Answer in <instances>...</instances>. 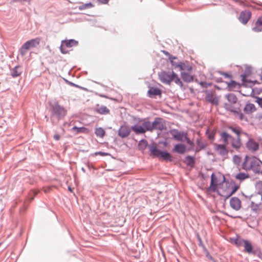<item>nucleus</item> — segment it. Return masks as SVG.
Instances as JSON below:
<instances>
[{
    "label": "nucleus",
    "instance_id": "2",
    "mask_svg": "<svg viewBox=\"0 0 262 262\" xmlns=\"http://www.w3.org/2000/svg\"><path fill=\"white\" fill-rule=\"evenodd\" d=\"M242 167L246 171L252 170L255 173L262 174V162L254 156H246Z\"/></svg>",
    "mask_w": 262,
    "mask_h": 262
},
{
    "label": "nucleus",
    "instance_id": "30",
    "mask_svg": "<svg viewBox=\"0 0 262 262\" xmlns=\"http://www.w3.org/2000/svg\"><path fill=\"white\" fill-rule=\"evenodd\" d=\"M180 67V71H190L192 70V67L190 66L187 62H182Z\"/></svg>",
    "mask_w": 262,
    "mask_h": 262
},
{
    "label": "nucleus",
    "instance_id": "18",
    "mask_svg": "<svg viewBox=\"0 0 262 262\" xmlns=\"http://www.w3.org/2000/svg\"><path fill=\"white\" fill-rule=\"evenodd\" d=\"M227 88L230 91H237L241 88V84L234 81H231L227 83Z\"/></svg>",
    "mask_w": 262,
    "mask_h": 262
},
{
    "label": "nucleus",
    "instance_id": "16",
    "mask_svg": "<svg viewBox=\"0 0 262 262\" xmlns=\"http://www.w3.org/2000/svg\"><path fill=\"white\" fill-rule=\"evenodd\" d=\"M230 205L235 210H238L242 206L241 200L236 197H233L230 199Z\"/></svg>",
    "mask_w": 262,
    "mask_h": 262
},
{
    "label": "nucleus",
    "instance_id": "6",
    "mask_svg": "<svg viewBox=\"0 0 262 262\" xmlns=\"http://www.w3.org/2000/svg\"><path fill=\"white\" fill-rule=\"evenodd\" d=\"M40 42V38L36 37L26 41L19 49V53L21 56H25L28 50L31 48L37 47Z\"/></svg>",
    "mask_w": 262,
    "mask_h": 262
},
{
    "label": "nucleus",
    "instance_id": "51",
    "mask_svg": "<svg viewBox=\"0 0 262 262\" xmlns=\"http://www.w3.org/2000/svg\"><path fill=\"white\" fill-rule=\"evenodd\" d=\"M213 102H214V104L215 103L216 104H217V103H216V102H215V99H214Z\"/></svg>",
    "mask_w": 262,
    "mask_h": 262
},
{
    "label": "nucleus",
    "instance_id": "37",
    "mask_svg": "<svg viewBox=\"0 0 262 262\" xmlns=\"http://www.w3.org/2000/svg\"><path fill=\"white\" fill-rule=\"evenodd\" d=\"M64 42L67 47H71L77 43V41L73 39L68 41H65Z\"/></svg>",
    "mask_w": 262,
    "mask_h": 262
},
{
    "label": "nucleus",
    "instance_id": "17",
    "mask_svg": "<svg viewBox=\"0 0 262 262\" xmlns=\"http://www.w3.org/2000/svg\"><path fill=\"white\" fill-rule=\"evenodd\" d=\"M130 130L129 127L124 125L121 126L120 128L118 134L119 136L122 138H125L127 137L130 134Z\"/></svg>",
    "mask_w": 262,
    "mask_h": 262
},
{
    "label": "nucleus",
    "instance_id": "28",
    "mask_svg": "<svg viewBox=\"0 0 262 262\" xmlns=\"http://www.w3.org/2000/svg\"><path fill=\"white\" fill-rule=\"evenodd\" d=\"M249 178V174L245 172H239L235 176V178L241 181H244Z\"/></svg>",
    "mask_w": 262,
    "mask_h": 262
},
{
    "label": "nucleus",
    "instance_id": "24",
    "mask_svg": "<svg viewBox=\"0 0 262 262\" xmlns=\"http://www.w3.org/2000/svg\"><path fill=\"white\" fill-rule=\"evenodd\" d=\"M244 239L239 237H236L235 238H230V242L237 247L243 246Z\"/></svg>",
    "mask_w": 262,
    "mask_h": 262
},
{
    "label": "nucleus",
    "instance_id": "32",
    "mask_svg": "<svg viewBox=\"0 0 262 262\" xmlns=\"http://www.w3.org/2000/svg\"><path fill=\"white\" fill-rule=\"evenodd\" d=\"M95 134L97 137L103 138L105 135V132L102 128L99 127L96 128Z\"/></svg>",
    "mask_w": 262,
    "mask_h": 262
},
{
    "label": "nucleus",
    "instance_id": "39",
    "mask_svg": "<svg viewBox=\"0 0 262 262\" xmlns=\"http://www.w3.org/2000/svg\"><path fill=\"white\" fill-rule=\"evenodd\" d=\"M233 161L235 164L238 165L241 161V158L238 156L235 155L233 157Z\"/></svg>",
    "mask_w": 262,
    "mask_h": 262
},
{
    "label": "nucleus",
    "instance_id": "34",
    "mask_svg": "<svg viewBox=\"0 0 262 262\" xmlns=\"http://www.w3.org/2000/svg\"><path fill=\"white\" fill-rule=\"evenodd\" d=\"M185 162L187 165L192 166L194 164V159L191 156H187L185 158Z\"/></svg>",
    "mask_w": 262,
    "mask_h": 262
},
{
    "label": "nucleus",
    "instance_id": "8",
    "mask_svg": "<svg viewBox=\"0 0 262 262\" xmlns=\"http://www.w3.org/2000/svg\"><path fill=\"white\" fill-rule=\"evenodd\" d=\"M170 134L177 141L182 142L186 141L187 144L190 145L192 144V142L187 137V134L184 132L172 129L170 131Z\"/></svg>",
    "mask_w": 262,
    "mask_h": 262
},
{
    "label": "nucleus",
    "instance_id": "4",
    "mask_svg": "<svg viewBox=\"0 0 262 262\" xmlns=\"http://www.w3.org/2000/svg\"><path fill=\"white\" fill-rule=\"evenodd\" d=\"M225 143L214 144V161H224L228 157V150Z\"/></svg>",
    "mask_w": 262,
    "mask_h": 262
},
{
    "label": "nucleus",
    "instance_id": "48",
    "mask_svg": "<svg viewBox=\"0 0 262 262\" xmlns=\"http://www.w3.org/2000/svg\"><path fill=\"white\" fill-rule=\"evenodd\" d=\"M85 9L86 8H85V6L84 4L79 7V9L80 10Z\"/></svg>",
    "mask_w": 262,
    "mask_h": 262
},
{
    "label": "nucleus",
    "instance_id": "9",
    "mask_svg": "<svg viewBox=\"0 0 262 262\" xmlns=\"http://www.w3.org/2000/svg\"><path fill=\"white\" fill-rule=\"evenodd\" d=\"M67 114V110L58 103L52 106V115L58 119L63 118Z\"/></svg>",
    "mask_w": 262,
    "mask_h": 262
},
{
    "label": "nucleus",
    "instance_id": "47",
    "mask_svg": "<svg viewBox=\"0 0 262 262\" xmlns=\"http://www.w3.org/2000/svg\"><path fill=\"white\" fill-rule=\"evenodd\" d=\"M99 1L102 4H107L109 0H99Z\"/></svg>",
    "mask_w": 262,
    "mask_h": 262
},
{
    "label": "nucleus",
    "instance_id": "23",
    "mask_svg": "<svg viewBox=\"0 0 262 262\" xmlns=\"http://www.w3.org/2000/svg\"><path fill=\"white\" fill-rule=\"evenodd\" d=\"M244 112L248 114H251L256 111V108L253 104H247L245 106Z\"/></svg>",
    "mask_w": 262,
    "mask_h": 262
},
{
    "label": "nucleus",
    "instance_id": "46",
    "mask_svg": "<svg viewBox=\"0 0 262 262\" xmlns=\"http://www.w3.org/2000/svg\"><path fill=\"white\" fill-rule=\"evenodd\" d=\"M201 85L204 87H207V85H211L210 83L207 84V83L201 82Z\"/></svg>",
    "mask_w": 262,
    "mask_h": 262
},
{
    "label": "nucleus",
    "instance_id": "42",
    "mask_svg": "<svg viewBox=\"0 0 262 262\" xmlns=\"http://www.w3.org/2000/svg\"><path fill=\"white\" fill-rule=\"evenodd\" d=\"M256 102L262 107V98H257Z\"/></svg>",
    "mask_w": 262,
    "mask_h": 262
},
{
    "label": "nucleus",
    "instance_id": "7",
    "mask_svg": "<svg viewBox=\"0 0 262 262\" xmlns=\"http://www.w3.org/2000/svg\"><path fill=\"white\" fill-rule=\"evenodd\" d=\"M149 150L152 156L154 157L162 159L165 161H172V157L169 153L167 151H161L155 145L151 146L149 148Z\"/></svg>",
    "mask_w": 262,
    "mask_h": 262
},
{
    "label": "nucleus",
    "instance_id": "36",
    "mask_svg": "<svg viewBox=\"0 0 262 262\" xmlns=\"http://www.w3.org/2000/svg\"><path fill=\"white\" fill-rule=\"evenodd\" d=\"M229 128L231 129L233 132L237 135V137H239L240 134L242 133L241 129L237 127H229Z\"/></svg>",
    "mask_w": 262,
    "mask_h": 262
},
{
    "label": "nucleus",
    "instance_id": "22",
    "mask_svg": "<svg viewBox=\"0 0 262 262\" xmlns=\"http://www.w3.org/2000/svg\"><path fill=\"white\" fill-rule=\"evenodd\" d=\"M186 146L182 144H178L174 146L173 150L179 154H184L186 151Z\"/></svg>",
    "mask_w": 262,
    "mask_h": 262
},
{
    "label": "nucleus",
    "instance_id": "44",
    "mask_svg": "<svg viewBox=\"0 0 262 262\" xmlns=\"http://www.w3.org/2000/svg\"><path fill=\"white\" fill-rule=\"evenodd\" d=\"M85 6V8L86 9H88V8H91L93 6V5L90 3H88V4H84Z\"/></svg>",
    "mask_w": 262,
    "mask_h": 262
},
{
    "label": "nucleus",
    "instance_id": "25",
    "mask_svg": "<svg viewBox=\"0 0 262 262\" xmlns=\"http://www.w3.org/2000/svg\"><path fill=\"white\" fill-rule=\"evenodd\" d=\"M72 130L75 132L76 134H78L79 133H89V129L84 127H78L77 126H74L72 128Z\"/></svg>",
    "mask_w": 262,
    "mask_h": 262
},
{
    "label": "nucleus",
    "instance_id": "3",
    "mask_svg": "<svg viewBox=\"0 0 262 262\" xmlns=\"http://www.w3.org/2000/svg\"><path fill=\"white\" fill-rule=\"evenodd\" d=\"M220 135L221 137L220 141L225 143V145H227L230 143L232 147L236 149L241 148L242 142L240 137H237L236 138H234L225 132H221Z\"/></svg>",
    "mask_w": 262,
    "mask_h": 262
},
{
    "label": "nucleus",
    "instance_id": "43",
    "mask_svg": "<svg viewBox=\"0 0 262 262\" xmlns=\"http://www.w3.org/2000/svg\"><path fill=\"white\" fill-rule=\"evenodd\" d=\"M206 99L211 103H213V98L212 96H210L209 94L206 96Z\"/></svg>",
    "mask_w": 262,
    "mask_h": 262
},
{
    "label": "nucleus",
    "instance_id": "21",
    "mask_svg": "<svg viewBox=\"0 0 262 262\" xmlns=\"http://www.w3.org/2000/svg\"><path fill=\"white\" fill-rule=\"evenodd\" d=\"M243 246L244 247L245 251L246 252H247L248 253H251L252 252L253 247L252 246L251 243L249 241H247V240H244V242H243Z\"/></svg>",
    "mask_w": 262,
    "mask_h": 262
},
{
    "label": "nucleus",
    "instance_id": "13",
    "mask_svg": "<svg viewBox=\"0 0 262 262\" xmlns=\"http://www.w3.org/2000/svg\"><path fill=\"white\" fill-rule=\"evenodd\" d=\"M160 80L164 83L170 84L171 82L172 73H168L165 71H162L159 74Z\"/></svg>",
    "mask_w": 262,
    "mask_h": 262
},
{
    "label": "nucleus",
    "instance_id": "26",
    "mask_svg": "<svg viewBox=\"0 0 262 262\" xmlns=\"http://www.w3.org/2000/svg\"><path fill=\"white\" fill-rule=\"evenodd\" d=\"M171 81H174L177 84L179 85L181 88L183 86V83L178 75L173 72H172Z\"/></svg>",
    "mask_w": 262,
    "mask_h": 262
},
{
    "label": "nucleus",
    "instance_id": "45",
    "mask_svg": "<svg viewBox=\"0 0 262 262\" xmlns=\"http://www.w3.org/2000/svg\"><path fill=\"white\" fill-rule=\"evenodd\" d=\"M54 139L56 141H58L60 140V137L59 135L56 134L54 136Z\"/></svg>",
    "mask_w": 262,
    "mask_h": 262
},
{
    "label": "nucleus",
    "instance_id": "20",
    "mask_svg": "<svg viewBox=\"0 0 262 262\" xmlns=\"http://www.w3.org/2000/svg\"><path fill=\"white\" fill-rule=\"evenodd\" d=\"M229 187L230 191H228L226 193H224V195L231 196L239 188V186L237 185L232 184L229 183Z\"/></svg>",
    "mask_w": 262,
    "mask_h": 262
},
{
    "label": "nucleus",
    "instance_id": "14",
    "mask_svg": "<svg viewBox=\"0 0 262 262\" xmlns=\"http://www.w3.org/2000/svg\"><path fill=\"white\" fill-rule=\"evenodd\" d=\"M246 145L247 149L253 152L259 149V143L252 138H249Z\"/></svg>",
    "mask_w": 262,
    "mask_h": 262
},
{
    "label": "nucleus",
    "instance_id": "10",
    "mask_svg": "<svg viewBox=\"0 0 262 262\" xmlns=\"http://www.w3.org/2000/svg\"><path fill=\"white\" fill-rule=\"evenodd\" d=\"M149 131H152L154 129L162 130L165 128V125L162 122V119L159 118H156L152 123L149 121Z\"/></svg>",
    "mask_w": 262,
    "mask_h": 262
},
{
    "label": "nucleus",
    "instance_id": "33",
    "mask_svg": "<svg viewBox=\"0 0 262 262\" xmlns=\"http://www.w3.org/2000/svg\"><path fill=\"white\" fill-rule=\"evenodd\" d=\"M97 112L100 114H108L110 112L109 110L106 106H101L97 110Z\"/></svg>",
    "mask_w": 262,
    "mask_h": 262
},
{
    "label": "nucleus",
    "instance_id": "40",
    "mask_svg": "<svg viewBox=\"0 0 262 262\" xmlns=\"http://www.w3.org/2000/svg\"><path fill=\"white\" fill-rule=\"evenodd\" d=\"M210 178L211 181L210 188H208V190H207V193L208 194H209L212 191V187L213 186V173L211 175Z\"/></svg>",
    "mask_w": 262,
    "mask_h": 262
},
{
    "label": "nucleus",
    "instance_id": "41",
    "mask_svg": "<svg viewBox=\"0 0 262 262\" xmlns=\"http://www.w3.org/2000/svg\"><path fill=\"white\" fill-rule=\"evenodd\" d=\"M93 155H94V156L100 155L101 156H105L108 155V154L106 153V152H104L98 151V152H95Z\"/></svg>",
    "mask_w": 262,
    "mask_h": 262
},
{
    "label": "nucleus",
    "instance_id": "15",
    "mask_svg": "<svg viewBox=\"0 0 262 262\" xmlns=\"http://www.w3.org/2000/svg\"><path fill=\"white\" fill-rule=\"evenodd\" d=\"M251 16V13L249 11H245L241 12L239 16V20L243 24H246Z\"/></svg>",
    "mask_w": 262,
    "mask_h": 262
},
{
    "label": "nucleus",
    "instance_id": "11",
    "mask_svg": "<svg viewBox=\"0 0 262 262\" xmlns=\"http://www.w3.org/2000/svg\"><path fill=\"white\" fill-rule=\"evenodd\" d=\"M215 191H216L217 192V193L219 195H220L225 198H229L230 196L224 195V193H226L229 191H230V190L229 189V183L226 182V183L222 184L219 187H217L215 188Z\"/></svg>",
    "mask_w": 262,
    "mask_h": 262
},
{
    "label": "nucleus",
    "instance_id": "19",
    "mask_svg": "<svg viewBox=\"0 0 262 262\" xmlns=\"http://www.w3.org/2000/svg\"><path fill=\"white\" fill-rule=\"evenodd\" d=\"M252 30L255 32H259L262 31V17L258 18L255 23L254 27L252 28Z\"/></svg>",
    "mask_w": 262,
    "mask_h": 262
},
{
    "label": "nucleus",
    "instance_id": "38",
    "mask_svg": "<svg viewBox=\"0 0 262 262\" xmlns=\"http://www.w3.org/2000/svg\"><path fill=\"white\" fill-rule=\"evenodd\" d=\"M17 69L18 68L17 67H15L13 70V71L12 72V76L13 77H17L18 76L20 75V73H21V72L20 71H18L17 70Z\"/></svg>",
    "mask_w": 262,
    "mask_h": 262
},
{
    "label": "nucleus",
    "instance_id": "29",
    "mask_svg": "<svg viewBox=\"0 0 262 262\" xmlns=\"http://www.w3.org/2000/svg\"><path fill=\"white\" fill-rule=\"evenodd\" d=\"M176 59V57H173L172 56H170L169 57V59L170 60V62L171 63L172 67L174 69L178 68L180 70V67H181V65L182 62H177L174 61V59Z\"/></svg>",
    "mask_w": 262,
    "mask_h": 262
},
{
    "label": "nucleus",
    "instance_id": "27",
    "mask_svg": "<svg viewBox=\"0 0 262 262\" xmlns=\"http://www.w3.org/2000/svg\"><path fill=\"white\" fill-rule=\"evenodd\" d=\"M181 75L183 80L185 82H190L193 80V77L190 74L185 72H182Z\"/></svg>",
    "mask_w": 262,
    "mask_h": 262
},
{
    "label": "nucleus",
    "instance_id": "31",
    "mask_svg": "<svg viewBox=\"0 0 262 262\" xmlns=\"http://www.w3.org/2000/svg\"><path fill=\"white\" fill-rule=\"evenodd\" d=\"M148 93L150 96H157L161 95V92L158 89L151 88L148 91Z\"/></svg>",
    "mask_w": 262,
    "mask_h": 262
},
{
    "label": "nucleus",
    "instance_id": "49",
    "mask_svg": "<svg viewBox=\"0 0 262 262\" xmlns=\"http://www.w3.org/2000/svg\"><path fill=\"white\" fill-rule=\"evenodd\" d=\"M226 77H230V76L228 75V74H224Z\"/></svg>",
    "mask_w": 262,
    "mask_h": 262
},
{
    "label": "nucleus",
    "instance_id": "52",
    "mask_svg": "<svg viewBox=\"0 0 262 262\" xmlns=\"http://www.w3.org/2000/svg\"><path fill=\"white\" fill-rule=\"evenodd\" d=\"M164 53H165V54H167V52H164Z\"/></svg>",
    "mask_w": 262,
    "mask_h": 262
},
{
    "label": "nucleus",
    "instance_id": "5",
    "mask_svg": "<svg viewBox=\"0 0 262 262\" xmlns=\"http://www.w3.org/2000/svg\"><path fill=\"white\" fill-rule=\"evenodd\" d=\"M131 128L136 134H144L147 130L149 131V121L146 119L140 120L137 124L132 126Z\"/></svg>",
    "mask_w": 262,
    "mask_h": 262
},
{
    "label": "nucleus",
    "instance_id": "12",
    "mask_svg": "<svg viewBox=\"0 0 262 262\" xmlns=\"http://www.w3.org/2000/svg\"><path fill=\"white\" fill-rule=\"evenodd\" d=\"M226 182L225 177L223 174L220 172L214 174V191H215L217 187Z\"/></svg>",
    "mask_w": 262,
    "mask_h": 262
},
{
    "label": "nucleus",
    "instance_id": "1",
    "mask_svg": "<svg viewBox=\"0 0 262 262\" xmlns=\"http://www.w3.org/2000/svg\"><path fill=\"white\" fill-rule=\"evenodd\" d=\"M227 102L224 103V107L233 113L234 117L241 120H243L244 116L241 112V104L237 103V98L233 94H229L225 96Z\"/></svg>",
    "mask_w": 262,
    "mask_h": 262
},
{
    "label": "nucleus",
    "instance_id": "50",
    "mask_svg": "<svg viewBox=\"0 0 262 262\" xmlns=\"http://www.w3.org/2000/svg\"><path fill=\"white\" fill-rule=\"evenodd\" d=\"M68 189H69V190L71 192H72V189H71V187H69L68 188Z\"/></svg>",
    "mask_w": 262,
    "mask_h": 262
},
{
    "label": "nucleus",
    "instance_id": "35",
    "mask_svg": "<svg viewBox=\"0 0 262 262\" xmlns=\"http://www.w3.org/2000/svg\"><path fill=\"white\" fill-rule=\"evenodd\" d=\"M250 208L251 210L256 212L259 210V205L254 203L253 202H252L250 205Z\"/></svg>",
    "mask_w": 262,
    "mask_h": 262
}]
</instances>
